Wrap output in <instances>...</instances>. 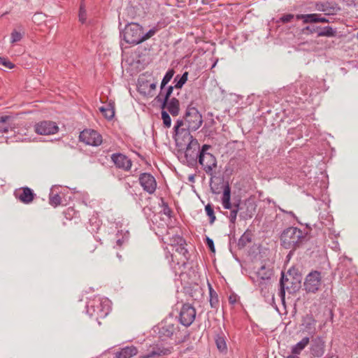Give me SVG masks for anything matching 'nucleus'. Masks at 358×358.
<instances>
[{
	"instance_id": "nucleus-1",
	"label": "nucleus",
	"mask_w": 358,
	"mask_h": 358,
	"mask_svg": "<svg viewBox=\"0 0 358 358\" xmlns=\"http://www.w3.org/2000/svg\"><path fill=\"white\" fill-rule=\"evenodd\" d=\"M307 235L308 231H303L297 227H287L280 236V245L285 249L290 250L289 256L308 241Z\"/></svg>"
},
{
	"instance_id": "nucleus-2",
	"label": "nucleus",
	"mask_w": 358,
	"mask_h": 358,
	"mask_svg": "<svg viewBox=\"0 0 358 358\" xmlns=\"http://www.w3.org/2000/svg\"><path fill=\"white\" fill-rule=\"evenodd\" d=\"M178 120H182L183 127L185 126V128L194 131H196L203 123L202 115L193 102L187 106L182 118Z\"/></svg>"
},
{
	"instance_id": "nucleus-3",
	"label": "nucleus",
	"mask_w": 358,
	"mask_h": 358,
	"mask_svg": "<svg viewBox=\"0 0 358 358\" xmlns=\"http://www.w3.org/2000/svg\"><path fill=\"white\" fill-rule=\"evenodd\" d=\"M223 194L222 196V204L224 209L230 210L229 215L224 213L229 220L230 224H235L237 214L240 212L241 202L240 201L234 203L231 202V187L228 183L222 184Z\"/></svg>"
},
{
	"instance_id": "nucleus-4",
	"label": "nucleus",
	"mask_w": 358,
	"mask_h": 358,
	"mask_svg": "<svg viewBox=\"0 0 358 358\" xmlns=\"http://www.w3.org/2000/svg\"><path fill=\"white\" fill-rule=\"evenodd\" d=\"M143 27L136 22L126 24L124 29L120 32V37L128 44L136 45L143 43Z\"/></svg>"
},
{
	"instance_id": "nucleus-5",
	"label": "nucleus",
	"mask_w": 358,
	"mask_h": 358,
	"mask_svg": "<svg viewBox=\"0 0 358 358\" xmlns=\"http://www.w3.org/2000/svg\"><path fill=\"white\" fill-rule=\"evenodd\" d=\"M191 129L183 127V123L182 120H177L173 127L174 139L176 141V146L182 150L185 149L188 146L190 141H198L194 138L190 131Z\"/></svg>"
},
{
	"instance_id": "nucleus-6",
	"label": "nucleus",
	"mask_w": 358,
	"mask_h": 358,
	"mask_svg": "<svg viewBox=\"0 0 358 358\" xmlns=\"http://www.w3.org/2000/svg\"><path fill=\"white\" fill-rule=\"evenodd\" d=\"M86 308L87 313L91 317H94L96 320L106 317L110 310L108 302L106 300L103 301L100 299L91 301L88 303Z\"/></svg>"
},
{
	"instance_id": "nucleus-7",
	"label": "nucleus",
	"mask_w": 358,
	"mask_h": 358,
	"mask_svg": "<svg viewBox=\"0 0 358 358\" xmlns=\"http://www.w3.org/2000/svg\"><path fill=\"white\" fill-rule=\"evenodd\" d=\"M302 33L306 35L317 34V37H335L337 31L331 26H319L311 24L302 29Z\"/></svg>"
},
{
	"instance_id": "nucleus-8",
	"label": "nucleus",
	"mask_w": 358,
	"mask_h": 358,
	"mask_svg": "<svg viewBox=\"0 0 358 358\" xmlns=\"http://www.w3.org/2000/svg\"><path fill=\"white\" fill-rule=\"evenodd\" d=\"M321 281V273L317 271H312L306 277L303 283L304 289L308 293H315L320 289Z\"/></svg>"
},
{
	"instance_id": "nucleus-9",
	"label": "nucleus",
	"mask_w": 358,
	"mask_h": 358,
	"mask_svg": "<svg viewBox=\"0 0 358 358\" xmlns=\"http://www.w3.org/2000/svg\"><path fill=\"white\" fill-rule=\"evenodd\" d=\"M199 143L198 141H190L188 146L185 148V158L187 164L189 167H194L199 162Z\"/></svg>"
},
{
	"instance_id": "nucleus-10",
	"label": "nucleus",
	"mask_w": 358,
	"mask_h": 358,
	"mask_svg": "<svg viewBox=\"0 0 358 358\" xmlns=\"http://www.w3.org/2000/svg\"><path fill=\"white\" fill-rule=\"evenodd\" d=\"M79 140L86 145L98 146L102 143V136L93 129H85L80 133Z\"/></svg>"
},
{
	"instance_id": "nucleus-11",
	"label": "nucleus",
	"mask_w": 358,
	"mask_h": 358,
	"mask_svg": "<svg viewBox=\"0 0 358 358\" xmlns=\"http://www.w3.org/2000/svg\"><path fill=\"white\" fill-rule=\"evenodd\" d=\"M195 317V308L189 303H185L180 312L179 320L180 324L185 327H189L193 323Z\"/></svg>"
},
{
	"instance_id": "nucleus-12",
	"label": "nucleus",
	"mask_w": 358,
	"mask_h": 358,
	"mask_svg": "<svg viewBox=\"0 0 358 358\" xmlns=\"http://www.w3.org/2000/svg\"><path fill=\"white\" fill-rule=\"evenodd\" d=\"M35 132L39 135H51L58 132L59 127L52 121H42L34 126Z\"/></svg>"
},
{
	"instance_id": "nucleus-13",
	"label": "nucleus",
	"mask_w": 358,
	"mask_h": 358,
	"mask_svg": "<svg viewBox=\"0 0 358 358\" xmlns=\"http://www.w3.org/2000/svg\"><path fill=\"white\" fill-rule=\"evenodd\" d=\"M139 183L143 190L148 194H153L157 188V182L153 176L149 173H143L138 178Z\"/></svg>"
},
{
	"instance_id": "nucleus-14",
	"label": "nucleus",
	"mask_w": 358,
	"mask_h": 358,
	"mask_svg": "<svg viewBox=\"0 0 358 358\" xmlns=\"http://www.w3.org/2000/svg\"><path fill=\"white\" fill-rule=\"evenodd\" d=\"M286 285L289 287V292H294L300 287L301 275L295 268H290L285 275Z\"/></svg>"
},
{
	"instance_id": "nucleus-15",
	"label": "nucleus",
	"mask_w": 358,
	"mask_h": 358,
	"mask_svg": "<svg viewBox=\"0 0 358 358\" xmlns=\"http://www.w3.org/2000/svg\"><path fill=\"white\" fill-rule=\"evenodd\" d=\"M199 164L202 166L203 171L210 176H213L214 172L213 169L217 166V159L215 157L211 154H207L202 158L199 157Z\"/></svg>"
},
{
	"instance_id": "nucleus-16",
	"label": "nucleus",
	"mask_w": 358,
	"mask_h": 358,
	"mask_svg": "<svg viewBox=\"0 0 358 358\" xmlns=\"http://www.w3.org/2000/svg\"><path fill=\"white\" fill-rule=\"evenodd\" d=\"M325 352V341L321 336H317L312 339L310 348V354L312 358H320Z\"/></svg>"
},
{
	"instance_id": "nucleus-17",
	"label": "nucleus",
	"mask_w": 358,
	"mask_h": 358,
	"mask_svg": "<svg viewBox=\"0 0 358 358\" xmlns=\"http://www.w3.org/2000/svg\"><path fill=\"white\" fill-rule=\"evenodd\" d=\"M296 20H301L303 24L329 23L330 20L325 16L318 13L297 14Z\"/></svg>"
},
{
	"instance_id": "nucleus-18",
	"label": "nucleus",
	"mask_w": 358,
	"mask_h": 358,
	"mask_svg": "<svg viewBox=\"0 0 358 358\" xmlns=\"http://www.w3.org/2000/svg\"><path fill=\"white\" fill-rule=\"evenodd\" d=\"M16 199L23 203H30L34 199L36 194L34 191L28 187H22L14 192Z\"/></svg>"
},
{
	"instance_id": "nucleus-19",
	"label": "nucleus",
	"mask_w": 358,
	"mask_h": 358,
	"mask_svg": "<svg viewBox=\"0 0 358 358\" xmlns=\"http://www.w3.org/2000/svg\"><path fill=\"white\" fill-rule=\"evenodd\" d=\"M111 159L117 168L124 171L130 170L132 165L131 160L122 153L113 154Z\"/></svg>"
},
{
	"instance_id": "nucleus-20",
	"label": "nucleus",
	"mask_w": 358,
	"mask_h": 358,
	"mask_svg": "<svg viewBox=\"0 0 358 358\" xmlns=\"http://www.w3.org/2000/svg\"><path fill=\"white\" fill-rule=\"evenodd\" d=\"M315 8L318 11L323 12L325 15H334L341 10L337 3L329 1L317 2L315 3Z\"/></svg>"
},
{
	"instance_id": "nucleus-21",
	"label": "nucleus",
	"mask_w": 358,
	"mask_h": 358,
	"mask_svg": "<svg viewBox=\"0 0 358 358\" xmlns=\"http://www.w3.org/2000/svg\"><path fill=\"white\" fill-rule=\"evenodd\" d=\"M239 217L243 220H248L253 217L256 212L257 205L252 201H246L241 205Z\"/></svg>"
},
{
	"instance_id": "nucleus-22",
	"label": "nucleus",
	"mask_w": 358,
	"mask_h": 358,
	"mask_svg": "<svg viewBox=\"0 0 358 358\" xmlns=\"http://www.w3.org/2000/svg\"><path fill=\"white\" fill-rule=\"evenodd\" d=\"M174 88V86L170 85L162 91L160 90L159 94L155 98V101L160 103L161 109H164L165 104L171 99L170 97Z\"/></svg>"
},
{
	"instance_id": "nucleus-23",
	"label": "nucleus",
	"mask_w": 358,
	"mask_h": 358,
	"mask_svg": "<svg viewBox=\"0 0 358 358\" xmlns=\"http://www.w3.org/2000/svg\"><path fill=\"white\" fill-rule=\"evenodd\" d=\"M165 105L164 109L166 108L168 113H169L172 116L176 117L179 115L180 101L177 98H171Z\"/></svg>"
},
{
	"instance_id": "nucleus-24",
	"label": "nucleus",
	"mask_w": 358,
	"mask_h": 358,
	"mask_svg": "<svg viewBox=\"0 0 358 358\" xmlns=\"http://www.w3.org/2000/svg\"><path fill=\"white\" fill-rule=\"evenodd\" d=\"M138 353V349L134 345L126 346L115 353L117 358H131Z\"/></svg>"
},
{
	"instance_id": "nucleus-25",
	"label": "nucleus",
	"mask_w": 358,
	"mask_h": 358,
	"mask_svg": "<svg viewBox=\"0 0 358 358\" xmlns=\"http://www.w3.org/2000/svg\"><path fill=\"white\" fill-rule=\"evenodd\" d=\"M170 352V350L156 345L149 353L140 356V358H154L169 355Z\"/></svg>"
},
{
	"instance_id": "nucleus-26",
	"label": "nucleus",
	"mask_w": 358,
	"mask_h": 358,
	"mask_svg": "<svg viewBox=\"0 0 358 358\" xmlns=\"http://www.w3.org/2000/svg\"><path fill=\"white\" fill-rule=\"evenodd\" d=\"M257 275L261 280L268 281L273 275V269L270 267L263 264L257 271Z\"/></svg>"
},
{
	"instance_id": "nucleus-27",
	"label": "nucleus",
	"mask_w": 358,
	"mask_h": 358,
	"mask_svg": "<svg viewBox=\"0 0 358 358\" xmlns=\"http://www.w3.org/2000/svg\"><path fill=\"white\" fill-rule=\"evenodd\" d=\"M310 343V338L306 336L303 338L299 342H298L296 345H293L291 349V352L293 355H299L302 350H303Z\"/></svg>"
},
{
	"instance_id": "nucleus-28",
	"label": "nucleus",
	"mask_w": 358,
	"mask_h": 358,
	"mask_svg": "<svg viewBox=\"0 0 358 358\" xmlns=\"http://www.w3.org/2000/svg\"><path fill=\"white\" fill-rule=\"evenodd\" d=\"M99 111L108 120L113 118L115 115V103L114 102H109L106 106L99 108Z\"/></svg>"
},
{
	"instance_id": "nucleus-29",
	"label": "nucleus",
	"mask_w": 358,
	"mask_h": 358,
	"mask_svg": "<svg viewBox=\"0 0 358 358\" xmlns=\"http://www.w3.org/2000/svg\"><path fill=\"white\" fill-rule=\"evenodd\" d=\"M317 321L311 313L306 314L302 318V325L307 331L314 330Z\"/></svg>"
},
{
	"instance_id": "nucleus-30",
	"label": "nucleus",
	"mask_w": 358,
	"mask_h": 358,
	"mask_svg": "<svg viewBox=\"0 0 358 358\" xmlns=\"http://www.w3.org/2000/svg\"><path fill=\"white\" fill-rule=\"evenodd\" d=\"M286 278L285 277V273L282 272L281 278L280 280V289L278 295L280 297L282 303L285 304V290H287L289 292V287L285 286L286 285Z\"/></svg>"
},
{
	"instance_id": "nucleus-31",
	"label": "nucleus",
	"mask_w": 358,
	"mask_h": 358,
	"mask_svg": "<svg viewBox=\"0 0 358 358\" xmlns=\"http://www.w3.org/2000/svg\"><path fill=\"white\" fill-rule=\"evenodd\" d=\"M215 342L217 346V348L220 352H226L227 350V346L226 343V339L224 334L221 332L216 335L215 338Z\"/></svg>"
},
{
	"instance_id": "nucleus-32",
	"label": "nucleus",
	"mask_w": 358,
	"mask_h": 358,
	"mask_svg": "<svg viewBox=\"0 0 358 358\" xmlns=\"http://www.w3.org/2000/svg\"><path fill=\"white\" fill-rule=\"evenodd\" d=\"M189 73L185 71L182 76L177 75L174 78L173 83L176 89H181L183 85L186 83L188 79Z\"/></svg>"
},
{
	"instance_id": "nucleus-33",
	"label": "nucleus",
	"mask_w": 358,
	"mask_h": 358,
	"mask_svg": "<svg viewBox=\"0 0 358 358\" xmlns=\"http://www.w3.org/2000/svg\"><path fill=\"white\" fill-rule=\"evenodd\" d=\"M210 294V305L212 308L217 309L219 306V299L217 292L213 289L211 285L208 284Z\"/></svg>"
},
{
	"instance_id": "nucleus-34",
	"label": "nucleus",
	"mask_w": 358,
	"mask_h": 358,
	"mask_svg": "<svg viewBox=\"0 0 358 358\" xmlns=\"http://www.w3.org/2000/svg\"><path fill=\"white\" fill-rule=\"evenodd\" d=\"M12 117L9 115L0 116V134L8 133L11 127L8 124V122Z\"/></svg>"
},
{
	"instance_id": "nucleus-35",
	"label": "nucleus",
	"mask_w": 358,
	"mask_h": 358,
	"mask_svg": "<svg viewBox=\"0 0 358 358\" xmlns=\"http://www.w3.org/2000/svg\"><path fill=\"white\" fill-rule=\"evenodd\" d=\"M252 241V234L250 232L246 231L244 234L241 236L238 241V247L239 249L244 248L248 243Z\"/></svg>"
},
{
	"instance_id": "nucleus-36",
	"label": "nucleus",
	"mask_w": 358,
	"mask_h": 358,
	"mask_svg": "<svg viewBox=\"0 0 358 358\" xmlns=\"http://www.w3.org/2000/svg\"><path fill=\"white\" fill-rule=\"evenodd\" d=\"M175 331L173 324H168L161 327L159 330V335L161 337L171 338Z\"/></svg>"
},
{
	"instance_id": "nucleus-37",
	"label": "nucleus",
	"mask_w": 358,
	"mask_h": 358,
	"mask_svg": "<svg viewBox=\"0 0 358 358\" xmlns=\"http://www.w3.org/2000/svg\"><path fill=\"white\" fill-rule=\"evenodd\" d=\"M175 74V71L173 69H169L165 75L164 76L160 84L161 90H164L166 85L170 82V80L173 78Z\"/></svg>"
},
{
	"instance_id": "nucleus-38",
	"label": "nucleus",
	"mask_w": 358,
	"mask_h": 358,
	"mask_svg": "<svg viewBox=\"0 0 358 358\" xmlns=\"http://www.w3.org/2000/svg\"><path fill=\"white\" fill-rule=\"evenodd\" d=\"M185 245H180L176 248V251L179 254H181L185 259V261H183V262L182 263V266L184 268L186 267L187 261H188L189 259V252L187 249L185 247Z\"/></svg>"
},
{
	"instance_id": "nucleus-39",
	"label": "nucleus",
	"mask_w": 358,
	"mask_h": 358,
	"mask_svg": "<svg viewBox=\"0 0 358 358\" xmlns=\"http://www.w3.org/2000/svg\"><path fill=\"white\" fill-rule=\"evenodd\" d=\"M62 198L59 194H53L52 189H51L49 194V204L53 207H57L61 204Z\"/></svg>"
},
{
	"instance_id": "nucleus-40",
	"label": "nucleus",
	"mask_w": 358,
	"mask_h": 358,
	"mask_svg": "<svg viewBox=\"0 0 358 358\" xmlns=\"http://www.w3.org/2000/svg\"><path fill=\"white\" fill-rule=\"evenodd\" d=\"M205 211L206 213V215L209 217V223L210 224H213L216 220V217L215 215V212H214L213 206L210 203H208L205 206Z\"/></svg>"
},
{
	"instance_id": "nucleus-41",
	"label": "nucleus",
	"mask_w": 358,
	"mask_h": 358,
	"mask_svg": "<svg viewBox=\"0 0 358 358\" xmlns=\"http://www.w3.org/2000/svg\"><path fill=\"white\" fill-rule=\"evenodd\" d=\"M170 245L177 247L178 245H186V241L180 235H175L170 238Z\"/></svg>"
},
{
	"instance_id": "nucleus-42",
	"label": "nucleus",
	"mask_w": 358,
	"mask_h": 358,
	"mask_svg": "<svg viewBox=\"0 0 358 358\" xmlns=\"http://www.w3.org/2000/svg\"><path fill=\"white\" fill-rule=\"evenodd\" d=\"M161 115L164 127L166 128H169L171 125V119L169 113L164 109H162Z\"/></svg>"
},
{
	"instance_id": "nucleus-43",
	"label": "nucleus",
	"mask_w": 358,
	"mask_h": 358,
	"mask_svg": "<svg viewBox=\"0 0 358 358\" xmlns=\"http://www.w3.org/2000/svg\"><path fill=\"white\" fill-rule=\"evenodd\" d=\"M294 18V15L289 13L283 15L280 17V19L277 21L278 22H282L283 24L291 22Z\"/></svg>"
},
{
	"instance_id": "nucleus-44",
	"label": "nucleus",
	"mask_w": 358,
	"mask_h": 358,
	"mask_svg": "<svg viewBox=\"0 0 358 358\" xmlns=\"http://www.w3.org/2000/svg\"><path fill=\"white\" fill-rule=\"evenodd\" d=\"M0 65L5 66L7 69H11L14 68L15 64L5 57H0Z\"/></svg>"
},
{
	"instance_id": "nucleus-45",
	"label": "nucleus",
	"mask_w": 358,
	"mask_h": 358,
	"mask_svg": "<svg viewBox=\"0 0 358 358\" xmlns=\"http://www.w3.org/2000/svg\"><path fill=\"white\" fill-rule=\"evenodd\" d=\"M157 31V29L154 27V28H152L150 29L148 32L146 33H144V31H143V34H142V40H143V42H144L145 41L148 40V38H151Z\"/></svg>"
},
{
	"instance_id": "nucleus-46",
	"label": "nucleus",
	"mask_w": 358,
	"mask_h": 358,
	"mask_svg": "<svg viewBox=\"0 0 358 358\" xmlns=\"http://www.w3.org/2000/svg\"><path fill=\"white\" fill-rule=\"evenodd\" d=\"M211 148V146L210 145L204 144L201 146V148L199 147V157H201V158L210 152H208V150Z\"/></svg>"
},
{
	"instance_id": "nucleus-47",
	"label": "nucleus",
	"mask_w": 358,
	"mask_h": 358,
	"mask_svg": "<svg viewBox=\"0 0 358 358\" xmlns=\"http://www.w3.org/2000/svg\"><path fill=\"white\" fill-rule=\"evenodd\" d=\"M22 34L17 31L16 30H14L11 33V43H16L20 41L22 39Z\"/></svg>"
},
{
	"instance_id": "nucleus-48",
	"label": "nucleus",
	"mask_w": 358,
	"mask_h": 358,
	"mask_svg": "<svg viewBox=\"0 0 358 358\" xmlns=\"http://www.w3.org/2000/svg\"><path fill=\"white\" fill-rule=\"evenodd\" d=\"M206 244L210 250L211 252L215 253V248L214 245L213 240L208 236L206 237Z\"/></svg>"
},
{
	"instance_id": "nucleus-49",
	"label": "nucleus",
	"mask_w": 358,
	"mask_h": 358,
	"mask_svg": "<svg viewBox=\"0 0 358 358\" xmlns=\"http://www.w3.org/2000/svg\"><path fill=\"white\" fill-rule=\"evenodd\" d=\"M94 240H90L86 245V250L90 252H93L96 248V245L94 243Z\"/></svg>"
},
{
	"instance_id": "nucleus-50",
	"label": "nucleus",
	"mask_w": 358,
	"mask_h": 358,
	"mask_svg": "<svg viewBox=\"0 0 358 358\" xmlns=\"http://www.w3.org/2000/svg\"><path fill=\"white\" fill-rule=\"evenodd\" d=\"M163 213L164 215H167L169 217L171 216V213H172L171 209L169 208L168 203L166 202H164V201H163Z\"/></svg>"
},
{
	"instance_id": "nucleus-51",
	"label": "nucleus",
	"mask_w": 358,
	"mask_h": 358,
	"mask_svg": "<svg viewBox=\"0 0 358 358\" xmlns=\"http://www.w3.org/2000/svg\"><path fill=\"white\" fill-rule=\"evenodd\" d=\"M86 20V13L85 10H83L82 7L80 8V13H79V20L84 23Z\"/></svg>"
},
{
	"instance_id": "nucleus-52",
	"label": "nucleus",
	"mask_w": 358,
	"mask_h": 358,
	"mask_svg": "<svg viewBox=\"0 0 358 358\" xmlns=\"http://www.w3.org/2000/svg\"><path fill=\"white\" fill-rule=\"evenodd\" d=\"M238 296L236 294H231L229 296V302L230 304L234 305L237 301Z\"/></svg>"
},
{
	"instance_id": "nucleus-53",
	"label": "nucleus",
	"mask_w": 358,
	"mask_h": 358,
	"mask_svg": "<svg viewBox=\"0 0 358 358\" xmlns=\"http://www.w3.org/2000/svg\"><path fill=\"white\" fill-rule=\"evenodd\" d=\"M188 180L190 182L194 183L195 182V174L189 175V177H188Z\"/></svg>"
},
{
	"instance_id": "nucleus-54",
	"label": "nucleus",
	"mask_w": 358,
	"mask_h": 358,
	"mask_svg": "<svg viewBox=\"0 0 358 358\" xmlns=\"http://www.w3.org/2000/svg\"><path fill=\"white\" fill-rule=\"evenodd\" d=\"M157 87V84L155 83H151L150 85V90H155Z\"/></svg>"
},
{
	"instance_id": "nucleus-55",
	"label": "nucleus",
	"mask_w": 358,
	"mask_h": 358,
	"mask_svg": "<svg viewBox=\"0 0 358 358\" xmlns=\"http://www.w3.org/2000/svg\"><path fill=\"white\" fill-rule=\"evenodd\" d=\"M122 243H123V240L122 239H118L116 241L117 245H118L119 247L122 246Z\"/></svg>"
},
{
	"instance_id": "nucleus-56",
	"label": "nucleus",
	"mask_w": 358,
	"mask_h": 358,
	"mask_svg": "<svg viewBox=\"0 0 358 358\" xmlns=\"http://www.w3.org/2000/svg\"><path fill=\"white\" fill-rule=\"evenodd\" d=\"M210 189L213 194H219L220 191L215 190L213 186L210 185Z\"/></svg>"
},
{
	"instance_id": "nucleus-57",
	"label": "nucleus",
	"mask_w": 358,
	"mask_h": 358,
	"mask_svg": "<svg viewBox=\"0 0 358 358\" xmlns=\"http://www.w3.org/2000/svg\"><path fill=\"white\" fill-rule=\"evenodd\" d=\"M286 358H300V357H299L296 355H288Z\"/></svg>"
},
{
	"instance_id": "nucleus-58",
	"label": "nucleus",
	"mask_w": 358,
	"mask_h": 358,
	"mask_svg": "<svg viewBox=\"0 0 358 358\" xmlns=\"http://www.w3.org/2000/svg\"><path fill=\"white\" fill-rule=\"evenodd\" d=\"M288 214L292 215V216H294V214L292 211H289V212H287Z\"/></svg>"
},
{
	"instance_id": "nucleus-59",
	"label": "nucleus",
	"mask_w": 358,
	"mask_h": 358,
	"mask_svg": "<svg viewBox=\"0 0 358 358\" xmlns=\"http://www.w3.org/2000/svg\"><path fill=\"white\" fill-rule=\"evenodd\" d=\"M292 131H294V129H289L288 133H289V134H291Z\"/></svg>"
},
{
	"instance_id": "nucleus-60",
	"label": "nucleus",
	"mask_w": 358,
	"mask_h": 358,
	"mask_svg": "<svg viewBox=\"0 0 358 358\" xmlns=\"http://www.w3.org/2000/svg\"><path fill=\"white\" fill-rule=\"evenodd\" d=\"M117 257L120 259H121V258H122V256H121L119 253H117Z\"/></svg>"
},
{
	"instance_id": "nucleus-61",
	"label": "nucleus",
	"mask_w": 358,
	"mask_h": 358,
	"mask_svg": "<svg viewBox=\"0 0 358 358\" xmlns=\"http://www.w3.org/2000/svg\"><path fill=\"white\" fill-rule=\"evenodd\" d=\"M306 227L310 229V227H309V225L308 224H306Z\"/></svg>"
},
{
	"instance_id": "nucleus-62",
	"label": "nucleus",
	"mask_w": 358,
	"mask_h": 358,
	"mask_svg": "<svg viewBox=\"0 0 358 358\" xmlns=\"http://www.w3.org/2000/svg\"><path fill=\"white\" fill-rule=\"evenodd\" d=\"M357 38H358V31H357Z\"/></svg>"
}]
</instances>
